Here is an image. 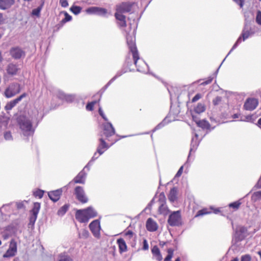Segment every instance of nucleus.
Instances as JSON below:
<instances>
[{
  "mask_svg": "<svg viewBox=\"0 0 261 261\" xmlns=\"http://www.w3.org/2000/svg\"><path fill=\"white\" fill-rule=\"evenodd\" d=\"M62 193V189L48 192V195L49 198L54 202H57L60 198Z\"/></svg>",
  "mask_w": 261,
  "mask_h": 261,
  "instance_id": "nucleus-20",
  "label": "nucleus"
},
{
  "mask_svg": "<svg viewBox=\"0 0 261 261\" xmlns=\"http://www.w3.org/2000/svg\"><path fill=\"white\" fill-rule=\"evenodd\" d=\"M65 18L63 19L59 24L60 26H63L66 22L70 21L72 19V17L67 12H64Z\"/></svg>",
  "mask_w": 261,
  "mask_h": 261,
  "instance_id": "nucleus-33",
  "label": "nucleus"
},
{
  "mask_svg": "<svg viewBox=\"0 0 261 261\" xmlns=\"http://www.w3.org/2000/svg\"><path fill=\"white\" fill-rule=\"evenodd\" d=\"M198 126L203 128L209 129H210L211 125L208 121H206L204 119L200 120L198 121V124H197Z\"/></svg>",
  "mask_w": 261,
  "mask_h": 261,
  "instance_id": "nucleus-30",
  "label": "nucleus"
},
{
  "mask_svg": "<svg viewBox=\"0 0 261 261\" xmlns=\"http://www.w3.org/2000/svg\"><path fill=\"white\" fill-rule=\"evenodd\" d=\"M211 212L208 211L206 208H203L201 210H199L197 212L196 215H195V217L203 216L204 215H207L210 214Z\"/></svg>",
  "mask_w": 261,
  "mask_h": 261,
  "instance_id": "nucleus-42",
  "label": "nucleus"
},
{
  "mask_svg": "<svg viewBox=\"0 0 261 261\" xmlns=\"http://www.w3.org/2000/svg\"><path fill=\"white\" fill-rule=\"evenodd\" d=\"M60 4L64 8H66L68 6V3L67 0H60Z\"/></svg>",
  "mask_w": 261,
  "mask_h": 261,
  "instance_id": "nucleus-60",
  "label": "nucleus"
},
{
  "mask_svg": "<svg viewBox=\"0 0 261 261\" xmlns=\"http://www.w3.org/2000/svg\"><path fill=\"white\" fill-rule=\"evenodd\" d=\"M256 22L258 24L261 25V11H260L257 12Z\"/></svg>",
  "mask_w": 261,
  "mask_h": 261,
  "instance_id": "nucleus-53",
  "label": "nucleus"
},
{
  "mask_svg": "<svg viewBox=\"0 0 261 261\" xmlns=\"http://www.w3.org/2000/svg\"><path fill=\"white\" fill-rule=\"evenodd\" d=\"M56 94L59 98L63 100L66 94L61 90H58L56 91Z\"/></svg>",
  "mask_w": 261,
  "mask_h": 261,
  "instance_id": "nucleus-47",
  "label": "nucleus"
},
{
  "mask_svg": "<svg viewBox=\"0 0 261 261\" xmlns=\"http://www.w3.org/2000/svg\"><path fill=\"white\" fill-rule=\"evenodd\" d=\"M16 205L18 209L23 208L24 207L23 202H17L16 203Z\"/></svg>",
  "mask_w": 261,
  "mask_h": 261,
  "instance_id": "nucleus-62",
  "label": "nucleus"
},
{
  "mask_svg": "<svg viewBox=\"0 0 261 261\" xmlns=\"http://www.w3.org/2000/svg\"><path fill=\"white\" fill-rule=\"evenodd\" d=\"M169 122V121L167 119V118H164V119L160 122L159 124H158L152 130V131L154 132L156 130H158L159 129H161L167 124H168Z\"/></svg>",
  "mask_w": 261,
  "mask_h": 261,
  "instance_id": "nucleus-34",
  "label": "nucleus"
},
{
  "mask_svg": "<svg viewBox=\"0 0 261 261\" xmlns=\"http://www.w3.org/2000/svg\"><path fill=\"white\" fill-rule=\"evenodd\" d=\"M189 159V158H188V160L186 162V163L184 164V165L181 166L180 167V168L179 169V170H178L176 174V175H175L176 177H179L180 176H181V175L183 172L184 166H187V167H188V166H189V164H188Z\"/></svg>",
  "mask_w": 261,
  "mask_h": 261,
  "instance_id": "nucleus-44",
  "label": "nucleus"
},
{
  "mask_svg": "<svg viewBox=\"0 0 261 261\" xmlns=\"http://www.w3.org/2000/svg\"><path fill=\"white\" fill-rule=\"evenodd\" d=\"M40 209V203L39 202H35L33 207L31 211V216L30 218V223L34 224L36 221L38 213Z\"/></svg>",
  "mask_w": 261,
  "mask_h": 261,
  "instance_id": "nucleus-10",
  "label": "nucleus"
},
{
  "mask_svg": "<svg viewBox=\"0 0 261 261\" xmlns=\"http://www.w3.org/2000/svg\"><path fill=\"white\" fill-rule=\"evenodd\" d=\"M89 219L96 217L97 215V212L92 207L89 206L84 209Z\"/></svg>",
  "mask_w": 261,
  "mask_h": 261,
  "instance_id": "nucleus-28",
  "label": "nucleus"
},
{
  "mask_svg": "<svg viewBox=\"0 0 261 261\" xmlns=\"http://www.w3.org/2000/svg\"><path fill=\"white\" fill-rule=\"evenodd\" d=\"M74 99V96L71 94H65V96L63 100L67 102H72Z\"/></svg>",
  "mask_w": 261,
  "mask_h": 261,
  "instance_id": "nucleus-49",
  "label": "nucleus"
},
{
  "mask_svg": "<svg viewBox=\"0 0 261 261\" xmlns=\"http://www.w3.org/2000/svg\"><path fill=\"white\" fill-rule=\"evenodd\" d=\"M247 229L244 226H239L236 228L235 237L238 241L242 240L245 237Z\"/></svg>",
  "mask_w": 261,
  "mask_h": 261,
  "instance_id": "nucleus-15",
  "label": "nucleus"
},
{
  "mask_svg": "<svg viewBox=\"0 0 261 261\" xmlns=\"http://www.w3.org/2000/svg\"><path fill=\"white\" fill-rule=\"evenodd\" d=\"M103 134L107 138L112 136L115 134V129L112 124L107 122L102 124Z\"/></svg>",
  "mask_w": 261,
  "mask_h": 261,
  "instance_id": "nucleus-8",
  "label": "nucleus"
},
{
  "mask_svg": "<svg viewBox=\"0 0 261 261\" xmlns=\"http://www.w3.org/2000/svg\"><path fill=\"white\" fill-rule=\"evenodd\" d=\"M113 82V81H112V79H111L108 82V83L101 89L102 92H103Z\"/></svg>",
  "mask_w": 261,
  "mask_h": 261,
  "instance_id": "nucleus-61",
  "label": "nucleus"
},
{
  "mask_svg": "<svg viewBox=\"0 0 261 261\" xmlns=\"http://www.w3.org/2000/svg\"><path fill=\"white\" fill-rule=\"evenodd\" d=\"M166 197L163 192L160 194L159 196V202L160 204L166 203Z\"/></svg>",
  "mask_w": 261,
  "mask_h": 261,
  "instance_id": "nucleus-46",
  "label": "nucleus"
},
{
  "mask_svg": "<svg viewBox=\"0 0 261 261\" xmlns=\"http://www.w3.org/2000/svg\"><path fill=\"white\" fill-rule=\"evenodd\" d=\"M68 209V205L65 204L62 206L58 211V215L59 216H63L67 211Z\"/></svg>",
  "mask_w": 261,
  "mask_h": 261,
  "instance_id": "nucleus-39",
  "label": "nucleus"
},
{
  "mask_svg": "<svg viewBox=\"0 0 261 261\" xmlns=\"http://www.w3.org/2000/svg\"><path fill=\"white\" fill-rule=\"evenodd\" d=\"M213 79V78L212 77H209L208 78V79L206 80L205 81L201 83L200 84V85L205 86V85H208V84H210L212 82Z\"/></svg>",
  "mask_w": 261,
  "mask_h": 261,
  "instance_id": "nucleus-59",
  "label": "nucleus"
},
{
  "mask_svg": "<svg viewBox=\"0 0 261 261\" xmlns=\"http://www.w3.org/2000/svg\"><path fill=\"white\" fill-rule=\"evenodd\" d=\"M93 161L91 160H90V161L88 163V164L84 167L83 170H84L85 171L86 169H87V171L90 170L91 166L93 165Z\"/></svg>",
  "mask_w": 261,
  "mask_h": 261,
  "instance_id": "nucleus-56",
  "label": "nucleus"
},
{
  "mask_svg": "<svg viewBox=\"0 0 261 261\" xmlns=\"http://www.w3.org/2000/svg\"><path fill=\"white\" fill-rule=\"evenodd\" d=\"M75 218L81 223H87L90 219L84 209L76 211Z\"/></svg>",
  "mask_w": 261,
  "mask_h": 261,
  "instance_id": "nucleus-13",
  "label": "nucleus"
},
{
  "mask_svg": "<svg viewBox=\"0 0 261 261\" xmlns=\"http://www.w3.org/2000/svg\"><path fill=\"white\" fill-rule=\"evenodd\" d=\"M251 257L249 254L242 255L241 258V261H251Z\"/></svg>",
  "mask_w": 261,
  "mask_h": 261,
  "instance_id": "nucleus-54",
  "label": "nucleus"
},
{
  "mask_svg": "<svg viewBox=\"0 0 261 261\" xmlns=\"http://www.w3.org/2000/svg\"><path fill=\"white\" fill-rule=\"evenodd\" d=\"M205 110V107L203 103H198L194 109V112L196 114H200Z\"/></svg>",
  "mask_w": 261,
  "mask_h": 261,
  "instance_id": "nucleus-32",
  "label": "nucleus"
},
{
  "mask_svg": "<svg viewBox=\"0 0 261 261\" xmlns=\"http://www.w3.org/2000/svg\"><path fill=\"white\" fill-rule=\"evenodd\" d=\"M258 105V100L256 98H248L244 105V108L246 110L252 111L254 110Z\"/></svg>",
  "mask_w": 261,
  "mask_h": 261,
  "instance_id": "nucleus-12",
  "label": "nucleus"
},
{
  "mask_svg": "<svg viewBox=\"0 0 261 261\" xmlns=\"http://www.w3.org/2000/svg\"><path fill=\"white\" fill-rule=\"evenodd\" d=\"M74 195L76 199L81 203H85L88 201L86 196L84 188L81 186H76L74 189Z\"/></svg>",
  "mask_w": 261,
  "mask_h": 261,
  "instance_id": "nucleus-6",
  "label": "nucleus"
},
{
  "mask_svg": "<svg viewBox=\"0 0 261 261\" xmlns=\"http://www.w3.org/2000/svg\"><path fill=\"white\" fill-rule=\"evenodd\" d=\"M10 54L15 60L23 58L25 56V51L21 48L18 46L11 48L10 50Z\"/></svg>",
  "mask_w": 261,
  "mask_h": 261,
  "instance_id": "nucleus-7",
  "label": "nucleus"
},
{
  "mask_svg": "<svg viewBox=\"0 0 261 261\" xmlns=\"http://www.w3.org/2000/svg\"><path fill=\"white\" fill-rule=\"evenodd\" d=\"M198 135L197 134L195 133L194 135V137L192 138L191 143V148L190 150V153L188 155V158H189L191 152L193 151L195 152L197 149L200 140H198Z\"/></svg>",
  "mask_w": 261,
  "mask_h": 261,
  "instance_id": "nucleus-17",
  "label": "nucleus"
},
{
  "mask_svg": "<svg viewBox=\"0 0 261 261\" xmlns=\"http://www.w3.org/2000/svg\"><path fill=\"white\" fill-rule=\"evenodd\" d=\"M222 100V98L220 96L216 97L215 99H213V102L214 105H218Z\"/></svg>",
  "mask_w": 261,
  "mask_h": 261,
  "instance_id": "nucleus-58",
  "label": "nucleus"
},
{
  "mask_svg": "<svg viewBox=\"0 0 261 261\" xmlns=\"http://www.w3.org/2000/svg\"><path fill=\"white\" fill-rule=\"evenodd\" d=\"M87 174V173L86 171L82 170L74 178L72 181L69 182L68 186L71 185L72 182H74V184H85Z\"/></svg>",
  "mask_w": 261,
  "mask_h": 261,
  "instance_id": "nucleus-9",
  "label": "nucleus"
},
{
  "mask_svg": "<svg viewBox=\"0 0 261 261\" xmlns=\"http://www.w3.org/2000/svg\"><path fill=\"white\" fill-rule=\"evenodd\" d=\"M236 4L238 5L240 8H243L244 5V0H232Z\"/></svg>",
  "mask_w": 261,
  "mask_h": 261,
  "instance_id": "nucleus-57",
  "label": "nucleus"
},
{
  "mask_svg": "<svg viewBox=\"0 0 261 261\" xmlns=\"http://www.w3.org/2000/svg\"><path fill=\"white\" fill-rule=\"evenodd\" d=\"M177 189L176 187L172 188L168 195V199L171 202H174L177 199Z\"/></svg>",
  "mask_w": 261,
  "mask_h": 261,
  "instance_id": "nucleus-26",
  "label": "nucleus"
},
{
  "mask_svg": "<svg viewBox=\"0 0 261 261\" xmlns=\"http://www.w3.org/2000/svg\"><path fill=\"white\" fill-rule=\"evenodd\" d=\"M18 70V65L16 64L10 63L7 66V71L9 74L15 75Z\"/></svg>",
  "mask_w": 261,
  "mask_h": 261,
  "instance_id": "nucleus-23",
  "label": "nucleus"
},
{
  "mask_svg": "<svg viewBox=\"0 0 261 261\" xmlns=\"http://www.w3.org/2000/svg\"><path fill=\"white\" fill-rule=\"evenodd\" d=\"M17 251V247L16 243L12 244L11 243L9 249L7 252L3 255L4 258L10 257L14 256Z\"/></svg>",
  "mask_w": 261,
  "mask_h": 261,
  "instance_id": "nucleus-21",
  "label": "nucleus"
},
{
  "mask_svg": "<svg viewBox=\"0 0 261 261\" xmlns=\"http://www.w3.org/2000/svg\"><path fill=\"white\" fill-rule=\"evenodd\" d=\"M107 13V10L106 9L98 7L97 15L101 16H106Z\"/></svg>",
  "mask_w": 261,
  "mask_h": 261,
  "instance_id": "nucleus-43",
  "label": "nucleus"
},
{
  "mask_svg": "<svg viewBox=\"0 0 261 261\" xmlns=\"http://www.w3.org/2000/svg\"><path fill=\"white\" fill-rule=\"evenodd\" d=\"M159 212L160 214L165 215L167 212V207L166 203L160 204L159 208Z\"/></svg>",
  "mask_w": 261,
  "mask_h": 261,
  "instance_id": "nucleus-41",
  "label": "nucleus"
},
{
  "mask_svg": "<svg viewBox=\"0 0 261 261\" xmlns=\"http://www.w3.org/2000/svg\"><path fill=\"white\" fill-rule=\"evenodd\" d=\"M98 10V7H91L87 8L86 10V12H87V13L89 14L97 15Z\"/></svg>",
  "mask_w": 261,
  "mask_h": 261,
  "instance_id": "nucleus-40",
  "label": "nucleus"
},
{
  "mask_svg": "<svg viewBox=\"0 0 261 261\" xmlns=\"http://www.w3.org/2000/svg\"><path fill=\"white\" fill-rule=\"evenodd\" d=\"M241 204L242 203L240 202V200H239L238 201L229 203L228 204V206L233 208L234 211H236L239 209Z\"/></svg>",
  "mask_w": 261,
  "mask_h": 261,
  "instance_id": "nucleus-37",
  "label": "nucleus"
},
{
  "mask_svg": "<svg viewBox=\"0 0 261 261\" xmlns=\"http://www.w3.org/2000/svg\"><path fill=\"white\" fill-rule=\"evenodd\" d=\"M20 91V85L17 83H12L6 89L5 96L7 98H11Z\"/></svg>",
  "mask_w": 261,
  "mask_h": 261,
  "instance_id": "nucleus-5",
  "label": "nucleus"
},
{
  "mask_svg": "<svg viewBox=\"0 0 261 261\" xmlns=\"http://www.w3.org/2000/svg\"><path fill=\"white\" fill-rule=\"evenodd\" d=\"M146 227L148 231L153 232L157 230L158 226L155 221L149 218L147 220Z\"/></svg>",
  "mask_w": 261,
  "mask_h": 261,
  "instance_id": "nucleus-18",
  "label": "nucleus"
},
{
  "mask_svg": "<svg viewBox=\"0 0 261 261\" xmlns=\"http://www.w3.org/2000/svg\"><path fill=\"white\" fill-rule=\"evenodd\" d=\"M14 3V0H0V9L6 10Z\"/></svg>",
  "mask_w": 261,
  "mask_h": 261,
  "instance_id": "nucleus-25",
  "label": "nucleus"
},
{
  "mask_svg": "<svg viewBox=\"0 0 261 261\" xmlns=\"http://www.w3.org/2000/svg\"><path fill=\"white\" fill-rule=\"evenodd\" d=\"M117 243L118 245L119 252L120 253L127 251V246L123 239L119 238L117 240Z\"/></svg>",
  "mask_w": 261,
  "mask_h": 261,
  "instance_id": "nucleus-24",
  "label": "nucleus"
},
{
  "mask_svg": "<svg viewBox=\"0 0 261 261\" xmlns=\"http://www.w3.org/2000/svg\"><path fill=\"white\" fill-rule=\"evenodd\" d=\"M98 113H99V114L104 119V120H105L106 121H108V119L107 117L106 116V115H105L101 108H100V107L98 109Z\"/></svg>",
  "mask_w": 261,
  "mask_h": 261,
  "instance_id": "nucleus-55",
  "label": "nucleus"
},
{
  "mask_svg": "<svg viewBox=\"0 0 261 261\" xmlns=\"http://www.w3.org/2000/svg\"><path fill=\"white\" fill-rule=\"evenodd\" d=\"M59 261H71V259L68 255L64 254L60 255Z\"/></svg>",
  "mask_w": 261,
  "mask_h": 261,
  "instance_id": "nucleus-50",
  "label": "nucleus"
},
{
  "mask_svg": "<svg viewBox=\"0 0 261 261\" xmlns=\"http://www.w3.org/2000/svg\"><path fill=\"white\" fill-rule=\"evenodd\" d=\"M116 19L119 21L118 24L120 28H124L126 25L125 16L123 13H118L116 11L115 14Z\"/></svg>",
  "mask_w": 261,
  "mask_h": 261,
  "instance_id": "nucleus-22",
  "label": "nucleus"
},
{
  "mask_svg": "<svg viewBox=\"0 0 261 261\" xmlns=\"http://www.w3.org/2000/svg\"><path fill=\"white\" fill-rule=\"evenodd\" d=\"M168 223L171 226H178L181 225V216L179 211L171 213L168 218Z\"/></svg>",
  "mask_w": 261,
  "mask_h": 261,
  "instance_id": "nucleus-4",
  "label": "nucleus"
},
{
  "mask_svg": "<svg viewBox=\"0 0 261 261\" xmlns=\"http://www.w3.org/2000/svg\"><path fill=\"white\" fill-rule=\"evenodd\" d=\"M173 254V250L170 248L168 249V254L167 256L165 257L164 261H170L172 257Z\"/></svg>",
  "mask_w": 261,
  "mask_h": 261,
  "instance_id": "nucleus-45",
  "label": "nucleus"
},
{
  "mask_svg": "<svg viewBox=\"0 0 261 261\" xmlns=\"http://www.w3.org/2000/svg\"><path fill=\"white\" fill-rule=\"evenodd\" d=\"M99 143L97 146V151L98 154H102L110 147V146L108 145L102 138H99Z\"/></svg>",
  "mask_w": 261,
  "mask_h": 261,
  "instance_id": "nucleus-16",
  "label": "nucleus"
},
{
  "mask_svg": "<svg viewBox=\"0 0 261 261\" xmlns=\"http://www.w3.org/2000/svg\"><path fill=\"white\" fill-rule=\"evenodd\" d=\"M26 96H27V94L25 93H23L22 94L20 95L17 98L8 102L6 104V105L5 106V109L7 111H9V110H12V109L13 108H14L19 102H20L22 99V98L26 97Z\"/></svg>",
  "mask_w": 261,
  "mask_h": 261,
  "instance_id": "nucleus-14",
  "label": "nucleus"
},
{
  "mask_svg": "<svg viewBox=\"0 0 261 261\" xmlns=\"http://www.w3.org/2000/svg\"><path fill=\"white\" fill-rule=\"evenodd\" d=\"M101 154H98V153L97 152V151L96 150V151L94 153L93 156L92 157L91 160L92 161H93V162H94L97 159H98L99 158V156Z\"/></svg>",
  "mask_w": 261,
  "mask_h": 261,
  "instance_id": "nucleus-63",
  "label": "nucleus"
},
{
  "mask_svg": "<svg viewBox=\"0 0 261 261\" xmlns=\"http://www.w3.org/2000/svg\"><path fill=\"white\" fill-rule=\"evenodd\" d=\"M261 200V191L254 192L251 196V201L253 202H256Z\"/></svg>",
  "mask_w": 261,
  "mask_h": 261,
  "instance_id": "nucleus-31",
  "label": "nucleus"
},
{
  "mask_svg": "<svg viewBox=\"0 0 261 261\" xmlns=\"http://www.w3.org/2000/svg\"><path fill=\"white\" fill-rule=\"evenodd\" d=\"M151 251H152V254L155 257L156 259L160 261L162 259V255L161 254L160 250L157 246H154L152 248Z\"/></svg>",
  "mask_w": 261,
  "mask_h": 261,
  "instance_id": "nucleus-29",
  "label": "nucleus"
},
{
  "mask_svg": "<svg viewBox=\"0 0 261 261\" xmlns=\"http://www.w3.org/2000/svg\"><path fill=\"white\" fill-rule=\"evenodd\" d=\"M96 103V101H92L88 102L86 105V110L89 111H91L93 109V107Z\"/></svg>",
  "mask_w": 261,
  "mask_h": 261,
  "instance_id": "nucleus-52",
  "label": "nucleus"
},
{
  "mask_svg": "<svg viewBox=\"0 0 261 261\" xmlns=\"http://www.w3.org/2000/svg\"><path fill=\"white\" fill-rule=\"evenodd\" d=\"M44 194V191L41 190H38L34 193V195L35 197H38L39 198H41Z\"/></svg>",
  "mask_w": 261,
  "mask_h": 261,
  "instance_id": "nucleus-51",
  "label": "nucleus"
},
{
  "mask_svg": "<svg viewBox=\"0 0 261 261\" xmlns=\"http://www.w3.org/2000/svg\"><path fill=\"white\" fill-rule=\"evenodd\" d=\"M131 11V5L127 3H123L118 5L116 8V11L118 13H124L129 12Z\"/></svg>",
  "mask_w": 261,
  "mask_h": 261,
  "instance_id": "nucleus-19",
  "label": "nucleus"
},
{
  "mask_svg": "<svg viewBox=\"0 0 261 261\" xmlns=\"http://www.w3.org/2000/svg\"><path fill=\"white\" fill-rule=\"evenodd\" d=\"M4 138L6 140L11 141L13 140V137L10 132L8 131L4 133Z\"/></svg>",
  "mask_w": 261,
  "mask_h": 261,
  "instance_id": "nucleus-48",
  "label": "nucleus"
},
{
  "mask_svg": "<svg viewBox=\"0 0 261 261\" xmlns=\"http://www.w3.org/2000/svg\"><path fill=\"white\" fill-rule=\"evenodd\" d=\"M89 232L85 229H81L79 232V237L81 239H87L89 236Z\"/></svg>",
  "mask_w": 261,
  "mask_h": 261,
  "instance_id": "nucleus-36",
  "label": "nucleus"
},
{
  "mask_svg": "<svg viewBox=\"0 0 261 261\" xmlns=\"http://www.w3.org/2000/svg\"><path fill=\"white\" fill-rule=\"evenodd\" d=\"M44 4V1H42L41 5L38 6L37 8L33 9L31 12V15L33 16H36V17H40V12L43 7Z\"/></svg>",
  "mask_w": 261,
  "mask_h": 261,
  "instance_id": "nucleus-27",
  "label": "nucleus"
},
{
  "mask_svg": "<svg viewBox=\"0 0 261 261\" xmlns=\"http://www.w3.org/2000/svg\"><path fill=\"white\" fill-rule=\"evenodd\" d=\"M89 228L95 237H98L99 236L100 226V222L98 220H95L90 223L89 224Z\"/></svg>",
  "mask_w": 261,
  "mask_h": 261,
  "instance_id": "nucleus-11",
  "label": "nucleus"
},
{
  "mask_svg": "<svg viewBox=\"0 0 261 261\" xmlns=\"http://www.w3.org/2000/svg\"><path fill=\"white\" fill-rule=\"evenodd\" d=\"M125 236L126 237H128V238H132L133 236V232L131 230H128L125 233Z\"/></svg>",
  "mask_w": 261,
  "mask_h": 261,
  "instance_id": "nucleus-64",
  "label": "nucleus"
},
{
  "mask_svg": "<svg viewBox=\"0 0 261 261\" xmlns=\"http://www.w3.org/2000/svg\"><path fill=\"white\" fill-rule=\"evenodd\" d=\"M39 111L37 109L33 110L29 113L28 116L20 115L17 118V123L24 136H32L38 123L42 118L39 117Z\"/></svg>",
  "mask_w": 261,
  "mask_h": 261,
  "instance_id": "nucleus-1",
  "label": "nucleus"
},
{
  "mask_svg": "<svg viewBox=\"0 0 261 261\" xmlns=\"http://www.w3.org/2000/svg\"><path fill=\"white\" fill-rule=\"evenodd\" d=\"M125 36L129 51L132 54L134 64L137 67V70L142 73H148L149 72L148 65L144 61L139 58L135 43L134 31L131 35L128 32L125 31Z\"/></svg>",
  "mask_w": 261,
  "mask_h": 261,
  "instance_id": "nucleus-2",
  "label": "nucleus"
},
{
  "mask_svg": "<svg viewBox=\"0 0 261 261\" xmlns=\"http://www.w3.org/2000/svg\"><path fill=\"white\" fill-rule=\"evenodd\" d=\"M254 33V32L253 31H252L251 30V29H248L247 24L246 23L244 27L241 35L238 38L237 41L234 44L229 52L228 53L227 56H228L231 53V52L233 49H234L242 41H244L248 38H249L250 36L253 35Z\"/></svg>",
  "mask_w": 261,
  "mask_h": 261,
  "instance_id": "nucleus-3",
  "label": "nucleus"
},
{
  "mask_svg": "<svg viewBox=\"0 0 261 261\" xmlns=\"http://www.w3.org/2000/svg\"><path fill=\"white\" fill-rule=\"evenodd\" d=\"M70 10L75 15L80 14L82 11V8L80 6L73 5L70 8Z\"/></svg>",
  "mask_w": 261,
  "mask_h": 261,
  "instance_id": "nucleus-35",
  "label": "nucleus"
},
{
  "mask_svg": "<svg viewBox=\"0 0 261 261\" xmlns=\"http://www.w3.org/2000/svg\"><path fill=\"white\" fill-rule=\"evenodd\" d=\"M127 72V69H126L124 68H122L121 70L118 71L117 72L116 75L113 78L111 79L112 81H113L114 82L117 78L120 77L122 74H123L124 73H125Z\"/></svg>",
  "mask_w": 261,
  "mask_h": 261,
  "instance_id": "nucleus-38",
  "label": "nucleus"
}]
</instances>
